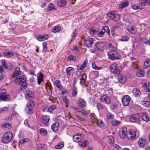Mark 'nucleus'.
Returning <instances> with one entry per match:
<instances>
[{
	"label": "nucleus",
	"instance_id": "f257e3e1",
	"mask_svg": "<svg viewBox=\"0 0 150 150\" xmlns=\"http://www.w3.org/2000/svg\"><path fill=\"white\" fill-rule=\"evenodd\" d=\"M14 82L18 85H21V89L23 91L27 88L26 78L24 75H21L15 77L14 80Z\"/></svg>",
	"mask_w": 150,
	"mask_h": 150
},
{
	"label": "nucleus",
	"instance_id": "f03ea898",
	"mask_svg": "<svg viewBox=\"0 0 150 150\" xmlns=\"http://www.w3.org/2000/svg\"><path fill=\"white\" fill-rule=\"evenodd\" d=\"M13 135L12 133L9 132L6 133L1 137V141L2 142L7 144L9 143L12 138Z\"/></svg>",
	"mask_w": 150,
	"mask_h": 150
},
{
	"label": "nucleus",
	"instance_id": "7ed1b4c3",
	"mask_svg": "<svg viewBox=\"0 0 150 150\" xmlns=\"http://www.w3.org/2000/svg\"><path fill=\"white\" fill-rule=\"evenodd\" d=\"M108 55L109 58L112 60L119 59L120 56L117 52L115 50H111L108 53Z\"/></svg>",
	"mask_w": 150,
	"mask_h": 150
},
{
	"label": "nucleus",
	"instance_id": "20e7f679",
	"mask_svg": "<svg viewBox=\"0 0 150 150\" xmlns=\"http://www.w3.org/2000/svg\"><path fill=\"white\" fill-rule=\"evenodd\" d=\"M108 16L110 18L115 21H117L120 19L119 15L117 13H115L114 11H112L108 13Z\"/></svg>",
	"mask_w": 150,
	"mask_h": 150
},
{
	"label": "nucleus",
	"instance_id": "39448f33",
	"mask_svg": "<svg viewBox=\"0 0 150 150\" xmlns=\"http://www.w3.org/2000/svg\"><path fill=\"white\" fill-rule=\"evenodd\" d=\"M3 92L0 93V96L1 97V100L8 101L10 98V96L9 95L6 94V90L3 89L2 90Z\"/></svg>",
	"mask_w": 150,
	"mask_h": 150
},
{
	"label": "nucleus",
	"instance_id": "423d86ee",
	"mask_svg": "<svg viewBox=\"0 0 150 150\" xmlns=\"http://www.w3.org/2000/svg\"><path fill=\"white\" fill-rule=\"evenodd\" d=\"M110 70L113 73L118 74L122 71V68L120 66H111Z\"/></svg>",
	"mask_w": 150,
	"mask_h": 150
},
{
	"label": "nucleus",
	"instance_id": "0eeeda50",
	"mask_svg": "<svg viewBox=\"0 0 150 150\" xmlns=\"http://www.w3.org/2000/svg\"><path fill=\"white\" fill-rule=\"evenodd\" d=\"M129 134L128 135V137L130 138L131 140H134L138 137L139 136H137L136 134V132L133 129H131L129 132Z\"/></svg>",
	"mask_w": 150,
	"mask_h": 150
},
{
	"label": "nucleus",
	"instance_id": "6e6552de",
	"mask_svg": "<svg viewBox=\"0 0 150 150\" xmlns=\"http://www.w3.org/2000/svg\"><path fill=\"white\" fill-rule=\"evenodd\" d=\"M95 40L94 38H90L85 40L84 42L85 45L87 47H90L95 42Z\"/></svg>",
	"mask_w": 150,
	"mask_h": 150
},
{
	"label": "nucleus",
	"instance_id": "1a4fd4ad",
	"mask_svg": "<svg viewBox=\"0 0 150 150\" xmlns=\"http://www.w3.org/2000/svg\"><path fill=\"white\" fill-rule=\"evenodd\" d=\"M131 98L128 95H125L123 97L122 100L123 105L124 106H127L129 105Z\"/></svg>",
	"mask_w": 150,
	"mask_h": 150
},
{
	"label": "nucleus",
	"instance_id": "9d476101",
	"mask_svg": "<svg viewBox=\"0 0 150 150\" xmlns=\"http://www.w3.org/2000/svg\"><path fill=\"white\" fill-rule=\"evenodd\" d=\"M25 97L28 100H32L34 97V94L32 91L28 90L25 92Z\"/></svg>",
	"mask_w": 150,
	"mask_h": 150
},
{
	"label": "nucleus",
	"instance_id": "9b49d317",
	"mask_svg": "<svg viewBox=\"0 0 150 150\" xmlns=\"http://www.w3.org/2000/svg\"><path fill=\"white\" fill-rule=\"evenodd\" d=\"M84 135L78 133L77 134L74 135L73 137V140L76 142H78L82 139L83 136Z\"/></svg>",
	"mask_w": 150,
	"mask_h": 150
},
{
	"label": "nucleus",
	"instance_id": "f8f14e48",
	"mask_svg": "<svg viewBox=\"0 0 150 150\" xmlns=\"http://www.w3.org/2000/svg\"><path fill=\"white\" fill-rule=\"evenodd\" d=\"M100 100L101 102H105L108 104L110 103L111 102V100L109 98L105 95H103L101 97Z\"/></svg>",
	"mask_w": 150,
	"mask_h": 150
},
{
	"label": "nucleus",
	"instance_id": "ddd939ff",
	"mask_svg": "<svg viewBox=\"0 0 150 150\" xmlns=\"http://www.w3.org/2000/svg\"><path fill=\"white\" fill-rule=\"evenodd\" d=\"M127 128L125 127H122L121 130L119 132V135L121 138L122 139L125 138L127 133Z\"/></svg>",
	"mask_w": 150,
	"mask_h": 150
},
{
	"label": "nucleus",
	"instance_id": "4468645a",
	"mask_svg": "<svg viewBox=\"0 0 150 150\" xmlns=\"http://www.w3.org/2000/svg\"><path fill=\"white\" fill-rule=\"evenodd\" d=\"M104 45L103 42H98L95 44V46L97 50H100L103 49Z\"/></svg>",
	"mask_w": 150,
	"mask_h": 150
},
{
	"label": "nucleus",
	"instance_id": "2eb2a0df",
	"mask_svg": "<svg viewBox=\"0 0 150 150\" xmlns=\"http://www.w3.org/2000/svg\"><path fill=\"white\" fill-rule=\"evenodd\" d=\"M119 81L122 83H125L126 81L127 77L124 74L119 75L118 77Z\"/></svg>",
	"mask_w": 150,
	"mask_h": 150
},
{
	"label": "nucleus",
	"instance_id": "dca6fc26",
	"mask_svg": "<svg viewBox=\"0 0 150 150\" xmlns=\"http://www.w3.org/2000/svg\"><path fill=\"white\" fill-rule=\"evenodd\" d=\"M47 35L44 34L43 35H39L37 37V39L40 41H42L47 39L48 38Z\"/></svg>",
	"mask_w": 150,
	"mask_h": 150
},
{
	"label": "nucleus",
	"instance_id": "f3484780",
	"mask_svg": "<svg viewBox=\"0 0 150 150\" xmlns=\"http://www.w3.org/2000/svg\"><path fill=\"white\" fill-rule=\"evenodd\" d=\"M21 74V71L20 70V68L19 67H17L16 68L13 74L11 76L12 78L19 76Z\"/></svg>",
	"mask_w": 150,
	"mask_h": 150
},
{
	"label": "nucleus",
	"instance_id": "a211bd4d",
	"mask_svg": "<svg viewBox=\"0 0 150 150\" xmlns=\"http://www.w3.org/2000/svg\"><path fill=\"white\" fill-rule=\"evenodd\" d=\"M146 140L144 138H140L138 142L139 146L143 147L146 144Z\"/></svg>",
	"mask_w": 150,
	"mask_h": 150
},
{
	"label": "nucleus",
	"instance_id": "6ab92c4d",
	"mask_svg": "<svg viewBox=\"0 0 150 150\" xmlns=\"http://www.w3.org/2000/svg\"><path fill=\"white\" fill-rule=\"evenodd\" d=\"M127 29L129 32L132 34H135L137 31L135 28L131 25L128 26Z\"/></svg>",
	"mask_w": 150,
	"mask_h": 150
},
{
	"label": "nucleus",
	"instance_id": "aec40b11",
	"mask_svg": "<svg viewBox=\"0 0 150 150\" xmlns=\"http://www.w3.org/2000/svg\"><path fill=\"white\" fill-rule=\"evenodd\" d=\"M49 119L48 116L43 115L42 116L41 121L42 123L46 124L49 122Z\"/></svg>",
	"mask_w": 150,
	"mask_h": 150
},
{
	"label": "nucleus",
	"instance_id": "412c9836",
	"mask_svg": "<svg viewBox=\"0 0 150 150\" xmlns=\"http://www.w3.org/2000/svg\"><path fill=\"white\" fill-rule=\"evenodd\" d=\"M57 3L60 7L64 6L67 4L66 0H57Z\"/></svg>",
	"mask_w": 150,
	"mask_h": 150
},
{
	"label": "nucleus",
	"instance_id": "4be33fe9",
	"mask_svg": "<svg viewBox=\"0 0 150 150\" xmlns=\"http://www.w3.org/2000/svg\"><path fill=\"white\" fill-rule=\"evenodd\" d=\"M129 3L128 1H125L122 3L119 7V9L120 10H122L123 8L128 6Z\"/></svg>",
	"mask_w": 150,
	"mask_h": 150
},
{
	"label": "nucleus",
	"instance_id": "5701e85b",
	"mask_svg": "<svg viewBox=\"0 0 150 150\" xmlns=\"http://www.w3.org/2000/svg\"><path fill=\"white\" fill-rule=\"evenodd\" d=\"M133 92L134 95V96L137 98H139L140 95H141V93L139 90L137 88H134L133 90Z\"/></svg>",
	"mask_w": 150,
	"mask_h": 150
},
{
	"label": "nucleus",
	"instance_id": "b1692460",
	"mask_svg": "<svg viewBox=\"0 0 150 150\" xmlns=\"http://www.w3.org/2000/svg\"><path fill=\"white\" fill-rule=\"evenodd\" d=\"M86 78L87 76L85 74H83L81 76V78L80 79V84H84L86 85V86H87V85L85 84V83L86 80Z\"/></svg>",
	"mask_w": 150,
	"mask_h": 150
},
{
	"label": "nucleus",
	"instance_id": "393cba45",
	"mask_svg": "<svg viewBox=\"0 0 150 150\" xmlns=\"http://www.w3.org/2000/svg\"><path fill=\"white\" fill-rule=\"evenodd\" d=\"M79 105L82 108H83L85 107L86 105L85 101L82 98H80L79 100Z\"/></svg>",
	"mask_w": 150,
	"mask_h": 150
},
{
	"label": "nucleus",
	"instance_id": "a878e982",
	"mask_svg": "<svg viewBox=\"0 0 150 150\" xmlns=\"http://www.w3.org/2000/svg\"><path fill=\"white\" fill-rule=\"evenodd\" d=\"M59 123L57 122H56L52 125L51 127L52 130L54 132L57 131L58 129V127L59 126Z\"/></svg>",
	"mask_w": 150,
	"mask_h": 150
},
{
	"label": "nucleus",
	"instance_id": "bb28decb",
	"mask_svg": "<svg viewBox=\"0 0 150 150\" xmlns=\"http://www.w3.org/2000/svg\"><path fill=\"white\" fill-rule=\"evenodd\" d=\"M136 75L138 77H142L144 76L145 73L144 71L140 69L138 70L136 72Z\"/></svg>",
	"mask_w": 150,
	"mask_h": 150
},
{
	"label": "nucleus",
	"instance_id": "cd10ccee",
	"mask_svg": "<svg viewBox=\"0 0 150 150\" xmlns=\"http://www.w3.org/2000/svg\"><path fill=\"white\" fill-rule=\"evenodd\" d=\"M139 118V116L138 115H134L130 117V120L132 122H134Z\"/></svg>",
	"mask_w": 150,
	"mask_h": 150
},
{
	"label": "nucleus",
	"instance_id": "c85d7f7f",
	"mask_svg": "<svg viewBox=\"0 0 150 150\" xmlns=\"http://www.w3.org/2000/svg\"><path fill=\"white\" fill-rule=\"evenodd\" d=\"M43 74L41 72L40 73L39 76L37 78L38 84L39 85L40 84L43 77Z\"/></svg>",
	"mask_w": 150,
	"mask_h": 150
},
{
	"label": "nucleus",
	"instance_id": "c756f323",
	"mask_svg": "<svg viewBox=\"0 0 150 150\" xmlns=\"http://www.w3.org/2000/svg\"><path fill=\"white\" fill-rule=\"evenodd\" d=\"M142 119L146 122H148L150 120V117L146 113H144L142 116Z\"/></svg>",
	"mask_w": 150,
	"mask_h": 150
},
{
	"label": "nucleus",
	"instance_id": "7c9ffc66",
	"mask_svg": "<svg viewBox=\"0 0 150 150\" xmlns=\"http://www.w3.org/2000/svg\"><path fill=\"white\" fill-rule=\"evenodd\" d=\"M132 9L134 10H137L140 9H142L138 4H135L132 5Z\"/></svg>",
	"mask_w": 150,
	"mask_h": 150
},
{
	"label": "nucleus",
	"instance_id": "2f4dec72",
	"mask_svg": "<svg viewBox=\"0 0 150 150\" xmlns=\"http://www.w3.org/2000/svg\"><path fill=\"white\" fill-rule=\"evenodd\" d=\"M11 126L10 124L9 123H6L4 124L1 126V128L4 129H9L11 128Z\"/></svg>",
	"mask_w": 150,
	"mask_h": 150
},
{
	"label": "nucleus",
	"instance_id": "473e14b6",
	"mask_svg": "<svg viewBox=\"0 0 150 150\" xmlns=\"http://www.w3.org/2000/svg\"><path fill=\"white\" fill-rule=\"evenodd\" d=\"M61 30L60 27L58 26L57 25L55 26L52 29V32L54 33L58 32Z\"/></svg>",
	"mask_w": 150,
	"mask_h": 150
},
{
	"label": "nucleus",
	"instance_id": "72a5a7b5",
	"mask_svg": "<svg viewBox=\"0 0 150 150\" xmlns=\"http://www.w3.org/2000/svg\"><path fill=\"white\" fill-rule=\"evenodd\" d=\"M98 29L95 28H90L89 31V33L91 34H93L97 32Z\"/></svg>",
	"mask_w": 150,
	"mask_h": 150
},
{
	"label": "nucleus",
	"instance_id": "f704fd0d",
	"mask_svg": "<svg viewBox=\"0 0 150 150\" xmlns=\"http://www.w3.org/2000/svg\"><path fill=\"white\" fill-rule=\"evenodd\" d=\"M47 10L51 11L53 10H56V8L54 7L52 4L50 3L48 5Z\"/></svg>",
	"mask_w": 150,
	"mask_h": 150
},
{
	"label": "nucleus",
	"instance_id": "c9c22d12",
	"mask_svg": "<svg viewBox=\"0 0 150 150\" xmlns=\"http://www.w3.org/2000/svg\"><path fill=\"white\" fill-rule=\"evenodd\" d=\"M52 86L51 85L48 86L46 87V89L47 90L49 95L51 96L52 95Z\"/></svg>",
	"mask_w": 150,
	"mask_h": 150
},
{
	"label": "nucleus",
	"instance_id": "e433bc0d",
	"mask_svg": "<svg viewBox=\"0 0 150 150\" xmlns=\"http://www.w3.org/2000/svg\"><path fill=\"white\" fill-rule=\"evenodd\" d=\"M142 104L146 107L149 108L150 107V102L148 100L144 101L142 102Z\"/></svg>",
	"mask_w": 150,
	"mask_h": 150
},
{
	"label": "nucleus",
	"instance_id": "4c0bfd02",
	"mask_svg": "<svg viewBox=\"0 0 150 150\" xmlns=\"http://www.w3.org/2000/svg\"><path fill=\"white\" fill-rule=\"evenodd\" d=\"M54 83L57 88L60 89L62 88V85L59 80H57L56 81H55Z\"/></svg>",
	"mask_w": 150,
	"mask_h": 150
},
{
	"label": "nucleus",
	"instance_id": "58836bf2",
	"mask_svg": "<svg viewBox=\"0 0 150 150\" xmlns=\"http://www.w3.org/2000/svg\"><path fill=\"white\" fill-rule=\"evenodd\" d=\"M96 107L98 110H101L103 109L105 106L102 104L98 103H97Z\"/></svg>",
	"mask_w": 150,
	"mask_h": 150
},
{
	"label": "nucleus",
	"instance_id": "ea45409f",
	"mask_svg": "<svg viewBox=\"0 0 150 150\" xmlns=\"http://www.w3.org/2000/svg\"><path fill=\"white\" fill-rule=\"evenodd\" d=\"M40 133L43 135H46L47 134V132L45 129L41 128L40 129Z\"/></svg>",
	"mask_w": 150,
	"mask_h": 150
},
{
	"label": "nucleus",
	"instance_id": "a19ab883",
	"mask_svg": "<svg viewBox=\"0 0 150 150\" xmlns=\"http://www.w3.org/2000/svg\"><path fill=\"white\" fill-rule=\"evenodd\" d=\"M88 144V140H86L82 142V143L81 144V147H86L87 146Z\"/></svg>",
	"mask_w": 150,
	"mask_h": 150
},
{
	"label": "nucleus",
	"instance_id": "79ce46f5",
	"mask_svg": "<svg viewBox=\"0 0 150 150\" xmlns=\"http://www.w3.org/2000/svg\"><path fill=\"white\" fill-rule=\"evenodd\" d=\"M73 68L71 67H69L66 69V72L67 74L69 75L71 74V71H73Z\"/></svg>",
	"mask_w": 150,
	"mask_h": 150
},
{
	"label": "nucleus",
	"instance_id": "37998d69",
	"mask_svg": "<svg viewBox=\"0 0 150 150\" xmlns=\"http://www.w3.org/2000/svg\"><path fill=\"white\" fill-rule=\"evenodd\" d=\"M64 146V143L63 142L60 143L57 145L55 146L56 149H60L63 147Z\"/></svg>",
	"mask_w": 150,
	"mask_h": 150
},
{
	"label": "nucleus",
	"instance_id": "c03bdc74",
	"mask_svg": "<svg viewBox=\"0 0 150 150\" xmlns=\"http://www.w3.org/2000/svg\"><path fill=\"white\" fill-rule=\"evenodd\" d=\"M108 140L110 141L109 142L111 145L113 144H114V139L113 137L111 136H109L108 137Z\"/></svg>",
	"mask_w": 150,
	"mask_h": 150
},
{
	"label": "nucleus",
	"instance_id": "a18cd8bd",
	"mask_svg": "<svg viewBox=\"0 0 150 150\" xmlns=\"http://www.w3.org/2000/svg\"><path fill=\"white\" fill-rule=\"evenodd\" d=\"M76 57L72 55L69 56L67 58L68 61H69L71 60L75 61L76 60Z\"/></svg>",
	"mask_w": 150,
	"mask_h": 150
},
{
	"label": "nucleus",
	"instance_id": "49530a36",
	"mask_svg": "<svg viewBox=\"0 0 150 150\" xmlns=\"http://www.w3.org/2000/svg\"><path fill=\"white\" fill-rule=\"evenodd\" d=\"M97 123L98 126L100 127H103L104 125L103 122L102 121L100 120H98Z\"/></svg>",
	"mask_w": 150,
	"mask_h": 150
},
{
	"label": "nucleus",
	"instance_id": "de8ad7c7",
	"mask_svg": "<svg viewBox=\"0 0 150 150\" xmlns=\"http://www.w3.org/2000/svg\"><path fill=\"white\" fill-rule=\"evenodd\" d=\"M129 39V38L127 36H122L120 40L122 41H127Z\"/></svg>",
	"mask_w": 150,
	"mask_h": 150
},
{
	"label": "nucleus",
	"instance_id": "09e8293b",
	"mask_svg": "<svg viewBox=\"0 0 150 150\" xmlns=\"http://www.w3.org/2000/svg\"><path fill=\"white\" fill-rule=\"evenodd\" d=\"M104 31V32L105 33V32L108 33H110V31L109 29V28L107 26H104L103 28L102 29Z\"/></svg>",
	"mask_w": 150,
	"mask_h": 150
},
{
	"label": "nucleus",
	"instance_id": "8fccbe9b",
	"mask_svg": "<svg viewBox=\"0 0 150 150\" xmlns=\"http://www.w3.org/2000/svg\"><path fill=\"white\" fill-rule=\"evenodd\" d=\"M77 33V31L76 30L73 32V34L71 35L72 38L71 39V41H73L75 37L76 36V35Z\"/></svg>",
	"mask_w": 150,
	"mask_h": 150
},
{
	"label": "nucleus",
	"instance_id": "3c124183",
	"mask_svg": "<svg viewBox=\"0 0 150 150\" xmlns=\"http://www.w3.org/2000/svg\"><path fill=\"white\" fill-rule=\"evenodd\" d=\"M104 33V31L102 29L98 33L97 35L98 37H101L103 35Z\"/></svg>",
	"mask_w": 150,
	"mask_h": 150
},
{
	"label": "nucleus",
	"instance_id": "603ef678",
	"mask_svg": "<svg viewBox=\"0 0 150 150\" xmlns=\"http://www.w3.org/2000/svg\"><path fill=\"white\" fill-rule=\"evenodd\" d=\"M120 123V122L116 120H114L112 122V125L114 126L117 125Z\"/></svg>",
	"mask_w": 150,
	"mask_h": 150
},
{
	"label": "nucleus",
	"instance_id": "864d4df0",
	"mask_svg": "<svg viewBox=\"0 0 150 150\" xmlns=\"http://www.w3.org/2000/svg\"><path fill=\"white\" fill-rule=\"evenodd\" d=\"M77 89L76 88L74 87L73 89L72 95L73 96H74L76 95L77 94Z\"/></svg>",
	"mask_w": 150,
	"mask_h": 150
},
{
	"label": "nucleus",
	"instance_id": "5fc2aeb1",
	"mask_svg": "<svg viewBox=\"0 0 150 150\" xmlns=\"http://www.w3.org/2000/svg\"><path fill=\"white\" fill-rule=\"evenodd\" d=\"M144 66H150V59H147L144 62Z\"/></svg>",
	"mask_w": 150,
	"mask_h": 150
},
{
	"label": "nucleus",
	"instance_id": "6e6d98bb",
	"mask_svg": "<svg viewBox=\"0 0 150 150\" xmlns=\"http://www.w3.org/2000/svg\"><path fill=\"white\" fill-rule=\"evenodd\" d=\"M28 139H23L20 141V142L21 144H23L25 142H28L29 141Z\"/></svg>",
	"mask_w": 150,
	"mask_h": 150
},
{
	"label": "nucleus",
	"instance_id": "4d7b16f0",
	"mask_svg": "<svg viewBox=\"0 0 150 150\" xmlns=\"http://www.w3.org/2000/svg\"><path fill=\"white\" fill-rule=\"evenodd\" d=\"M43 50L46 51L47 50V43L46 42H44L42 43Z\"/></svg>",
	"mask_w": 150,
	"mask_h": 150
},
{
	"label": "nucleus",
	"instance_id": "13d9d810",
	"mask_svg": "<svg viewBox=\"0 0 150 150\" xmlns=\"http://www.w3.org/2000/svg\"><path fill=\"white\" fill-rule=\"evenodd\" d=\"M8 108L7 107H5L2 108L0 111V113H2L7 111Z\"/></svg>",
	"mask_w": 150,
	"mask_h": 150
},
{
	"label": "nucleus",
	"instance_id": "bf43d9fd",
	"mask_svg": "<svg viewBox=\"0 0 150 150\" xmlns=\"http://www.w3.org/2000/svg\"><path fill=\"white\" fill-rule=\"evenodd\" d=\"M107 117L108 119H112L113 118L114 115L110 113H109L107 115Z\"/></svg>",
	"mask_w": 150,
	"mask_h": 150
},
{
	"label": "nucleus",
	"instance_id": "052dcab7",
	"mask_svg": "<svg viewBox=\"0 0 150 150\" xmlns=\"http://www.w3.org/2000/svg\"><path fill=\"white\" fill-rule=\"evenodd\" d=\"M63 100L64 102L66 104H68L69 102L68 99L65 97H63Z\"/></svg>",
	"mask_w": 150,
	"mask_h": 150
},
{
	"label": "nucleus",
	"instance_id": "680f3d73",
	"mask_svg": "<svg viewBox=\"0 0 150 150\" xmlns=\"http://www.w3.org/2000/svg\"><path fill=\"white\" fill-rule=\"evenodd\" d=\"M38 150H46L45 147L42 145L40 146L38 148Z\"/></svg>",
	"mask_w": 150,
	"mask_h": 150
},
{
	"label": "nucleus",
	"instance_id": "e2e57ef3",
	"mask_svg": "<svg viewBox=\"0 0 150 150\" xmlns=\"http://www.w3.org/2000/svg\"><path fill=\"white\" fill-rule=\"evenodd\" d=\"M33 113V110L32 109V108H28V114H31Z\"/></svg>",
	"mask_w": 150,
	"mask_h": 150
},
{
	"label": "nucleus",
	"instance_id": "0e129e2a",
	"mask_svg": "<svg viewBox=\"0 0 150 150\" xmlns=\"http://www.w3.org/2000/svg\"><path fill=\"white\" fill-rule=\"evenodd\" d=\"M110 107V108L112 109H115L116 108V105L115 104H112Z\"/></svg>",
	"mask_w": 150,
	"mask_h": 150
},
{
	"label": "nucleus",
	"instance_id": "69168bd1",
	"mask_svg": "<svg viewBox=\"0 0 150 150\" xmlns=\"http://www.w3.org/2000/svg\"><path fill=\"white\" fill-rule=\"evenodd\" d=\"M97 50H96V47H95L93 49H91L89 50V51L91 53H94Z\"/></svg>",
	"mask_w": 150,
	"mask_h": 150
},
{
	"label": "nucleus",
	"instance_id": "338daca9",
	"mask_svg": "<svg viewBox=\"0 0 150 150\" xmlns=\"http://www.w3.org/2000/svg\"><path fill=\"white\" fill-rule=\"evenodd\" d=\"M93 69L96 70H99L101 69L100 67H98L97 66H92Z\"/></svg>",
	"mask_w": 150,
	"mask_h": 150
},
{
	"label": "nucleus",
	"instance_id": "774afa93",
	"mask_svg": "<svg viewBox=\"0 0 150 150\" xmlns=\"http://www.w3.org/2000/svg\"><path fill=\"white\" fill-rule=\"evenodd\" d=\"M24 124L25 125L27 126L28 127H30V125L28 123L27 120H25Z\"/></svg>",
	"mask_w": 150,
	"mask_h": 150
}]
</instances>
